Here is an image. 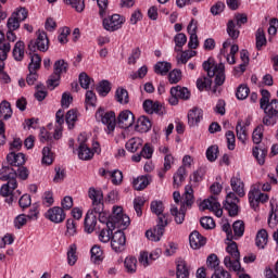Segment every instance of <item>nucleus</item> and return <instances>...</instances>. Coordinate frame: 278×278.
Masks as SVG:
<instances>
[{
  "label": "nucleus",
  "mask_w": 278,
  "mask_h": 278,
  "mask_svg": "<svg viewBox=\"0 0 278 278\" xmlns=\"http://www.w3.org/2000/svg\"><path fill=\"white\" fill-rule=\"evenodd\" d=\"M230 186L233 192H229L226 195L224 210L228 211L229 216H238V203H240V199L236 194L240 198L247 194L244 191V181L240 178V174H237V176L230 179Z\"/></svg>",
  "instance_id": "f257e3e1"
},
{
  "label": "nucleus",
  "mask_w": 278,
  "mask_h": 278,
  "mask_svg": "<svg viewBox=\"0 0 278 278\" xmlns=\"http://www.w3.org/2000/svg\"><path fill=\"white\" fill-rule=\"evenodd\" d=\"M105 205L102 206V211L93 212V214L99 215V222L103 225H106L110 229H116V227H129V216L123 213V207L114 206L113 214L110 216V213L106 212Z\"/></svg>",
  "instance_id": "f03ea898"
},
{
  "label": "nucleus",
  "mask_w": 278,
  "mask_h": 278,
  "mask_svg": "<svg viewBox=\"0 0 278 278\" xmlns=\"http://www.w3.org/2000/svg\"><path fill=\"white\" fill-rule=\"evenodd\" d=\"M262 98L260 100V108L264 111L263 125L273 127L277 125L278 118V100L270 101V91L266 89L261 90Z\"/></svg>",
  "instance_id": "7ed1b4c3"
},
{
  "label": "nucleus",
  "mask_w": 278,
  "mask_h": 278,
  "mask_svg": "<svg viewBox=\"0 0 278 278\" xmlns=\"http://www.w3.org/2000/svg\"><path fill=\"white\" fill-rule=\"evenodd\" d=\"M0 179L2 181H8L7 184L2 185L0 189L1 197H5L7 203H14L16 199L14 197V190L18 187V182H16V170L10 166H3L0 169Z\"/></svg>",
  "instance_id": "20e7f679"
},
{
  "label": "nucleus",
  "mask_w": 278,
  "mask_h": 278,
  "mask_svg": "<svg viewBox=\"0 0 278 278\" xmlns=\"http://www.w3.org/2000/svg\"><path fill=\"white\" fill-rule=\"evenodd\" d=\"M228 241L229 243L226 248V253H228V255L224 258V266H226L228 270H233V273L240 275L241 273H244V268L240 265V251H238V243L231 240Z\"/></svg>",
  "instance_id": "39448f33"
},
{
  "label": "nucleus",
  "mask_w": 278,
  "mask_h": 278,
  "mask_svg": "<svg viewBox=\"0 0 278 278\" xmlns=\"http://www.w3.org/2000/svg\"><path fill=\"white\" fill-rule=\"evenodd\" d=\"M203 70L206 71L208 77H215V84L223 86L225 84V64H214L211 59L204 61Z\"/></svg>",
  "instance_id": "423d86ee"
},
{
  "label": "nucleus",
  "mask_w": 278,
  "mask_h": 278,
  "mask_svg": "<svg viewBox=\"0 0 278 278\" xmlns=\"http://www.w3.org/2000/svg\"><path fill=\"white\" fill-rule=\"evenodd\" d=\"M96 121L106 126V134H112L116 129V113L114 111L105 112V109L99 108L96 112Z\"/></svg>",
  "instance_id": "0eeeda50"
},
{
  "label": "nucleus",
  "mask_w": 278,
  "mask_h": 278,
  "mask_svg": "<svg viewBox=\"0 0 278 278\" xmlns=\"http://www.w3.org/2000/svg\"><path fill=\"white\" fill-rule=\"evenodd\" d=\"M53 68L54 73L48 79V88H50V90H55V88L60 86L62 75L68 72V63L62 59L58 60L54 62Z\"/></svg>",
  "instance_id": "6e6552de"
},
{
  "label": "nucleus",
  "mask_w": 278,
  "mask_h": 278,
  "mask_svg": "<svg viewBox=\"0 0 278 278\" xmlns=\"http://www.w3.org/2000/svg\"><path fill=\"white\" fill-rule=\"evenodd\" d=\"M168 225V217L166 216H160L157 225L146 232V237L148 240H151L152 242H160L162 240V236H164V231L166 229V226Z\"/></svg>",
  "instance_id": "1a4fd4ad"
},
{
  "label": "nucleus",
  "mask_w": 278,
  "mask_h": 278,
  "mask_svg": "<svg viewBox=\"0 0 278 278\" xmlns=\"http://www.w3.org/2000/svg\"><path fill=\"white\" fill-rule=\"evenodd\" d=\"M28 49L33 53H36V49L38 51H41L42 53H46V51H49V37L47 36V33L39 30L37 33L36 41L31 40L28 43Z\"/></svg>",
  "instance_id": "9d476101"
},
{
  "label": "nucleus",
  "mask_w": 278,
  "mask_h": 278,
  "mask_svg": "<svg viewBox=\"0 0 278 278\" xmlns=\"http://www.w3.org/2000/svg\"><path fill=\"white\" fill-rule=\"evenodd\" d=\"M249 203L252 210H257L260 203H266L269 199L267 193H262L257 187H252L248 193Z\"/></svg>",
  "instance_id": "9b49d317"
},
{
  "label": "nucleus",
  "mask_w": 278,
  "mask_h": 278,
  "mask_svg": "<svg viewBox=\"0 0 278 278\" xmlns=\"http://www.w3.org/2000/svg\"><path fill=\"white\" fill-rule=\"evenodd\" d=\"M88 197L92 201L91 210L92 212L103 211V191L101 189H96L94 187L89 188Z\"/></svg>",
  "instance_id": "f8f14e48"
},
{
  "label": "nucleus",
  "mask_w": 278,
  "mask_h": 278,
  "mask_svg": "<svg viewBox=\"0 0 278 278\" xmlns=\"http://www.w3.org/2000/svg\"><path fill=\"white\" fill-rule=\"evenodd\" d=\"M200 210H211V212H214L217 218H220L223 216V208L220 207V202L218 201V198H216V195H211L208 199L204 200L200 204Z\"/></svg>",
  "instance_id": "ddd939ff"
},
{
  "label": "nucleus",
  "mask_w": 278,
  "mask_h": 278,
  "mask_svg": "<svg viewBox=\"0 0 278 278\" xmlns=\"http://www.w3.org/2000/svg\"><path fill=\"white\" fill-rule=\"evenodd\" d=\"M127 244V237L123 230H117L112 235L111 248L115 253H123Z\"/></svg>",
  "instance_id": "4468645a"
},
{
  "label": "nucleus",
  "mask_w": 278,
  "mask_h": 278,
  "mask_svg": "<svg viewBox=\"0 0 278 278\" xmlns=\"http://www.w3.org/2000/svg\"><path fill=\"white\" fill-rule=\"evenodd\" d=\"M123 23H125V20L118 14H113L102 21L103 28L106 31H117L123 27Z\"/></svg>",
  "instance_id": "2eb2a0df"
},
{
  "label": "nucleus",
  "mask_w": 278,
  "mask_h": 278,
  "mask_svg": "<svg viewBox=\"0 0 278 278\" xmlns=\"http://www.w3.org/2000/svg\"><path fill=\"white\" fill-rule=\"evenodd\" d=\"M45 216L48 220L55 224L64 223L66 219V213H64V210L60 206L49 208Z\"/></svg>",
  "instance_id": "dca6fc26"
},
{
  "label": "nucleus",
  "mask_w": 278,
  "mask_h": 278,
  "mask_svg": "<svg viewBox=\"0 0 278 278\" xmlns=\"http://www.w3.org/2000/svg\"><path fill=\"white\" fill-rule=\"evenodd\" d=\"M135 121L134 113L129 110L122 111L117 117L118 126L122 129H129V127H132Z\"/></svg>",
  "instance_id": "f3484780"
},
{
  "label": "nucleus",
  "mask_w": 278,
  "mask_h": 278,
  "mask_svg": "<svg viewBox=\"0 0 278 278\" xmlns=\"http://www.w3.org/2000/svg\"><path fill=\"white\" fill-rule=\"evenodd\" d=\"M169 212L177 225H184V220H186V206L184 204L180 206L172 204Z\"/></svg>",
  "instance_id": "a211bd4d"
},
{
  "label": "nucleus",
  "mask_w": 278,
  "mask_h": 278,
  "mask_svg": "<svg viewBox=\"0 0 278 278\" xmlns=\"http://www.w3.org/2000/svg\"><path fill=\"white\" fill-rule=\"evenodd\" d=\"M176 277L190 278V266L184 258H177L176 261Z\"/></svg>",
  "instance_id": "6ab92c4d"
},
{
  "label": "nucleus",
  "mask_w": 278,
  "mask_h": 278,
  "mask_svg": "<svg viewBox=\"0 0 278 278\" xmlns=\"http://www.w3.org/2000/svg\"><path fill=\"white\" fill-rule=\"evenodd\" d=\"M203 121V110L193 108L188 112V125L190 127H197L198 124Z\"/></svg>",
  "instance_id": "aec40b11"
},
{
  "label": "nucleus",
  "mask_w": 278,
  "mask_h": 278,
  "mask_svg": "<svg viewBox=\"0 0 278 278\" xmlns=\"http://www.w3.org/2000/svg\"><path fill=\"white\" fill-rule=\"evenodd\" d=\"M207 240L203 237L199 231L194 230L189 236V243L191 249H201V247H205Z\"/></svg>",
  "instance_id": "412c9836"
},
{
  "label": "nucleus",
  "mask_w": 278,
  "mask_h": 278,
  "mask_svg": "<svg viewBox=\"0 0 278 278\" xmlns=\"http://www.w3.org/2000/svg\"><path fill=\"white\" fill-rule=\"evenodd\" d=\"M97 227V215L94 211L90 208L85 216V231L86 233H92Z\"/></svg>",
  "instance_id": "4be33fe9"
},
{
  "label": "nucleus",
  "mask_w": 278,
  "mask_h": 278,
  "mask_svg": "<svg viewBox=\"0 0 278 278\" xmlns=\"http://www.w3.org/2000/svg\"><path fill=\"white\" fill-rule=\"evenodd\" d=\"M252 155L255 157L260 166H264V164H266V155H268V149L262 146H256L252 149Z\"/></svg>",
  "instance_id": "5701e85b"
},
{
  "label": "nucleus",
  "mask_w": 278,
  "mask_h": 278,
  "mask_svg": "<svg viewBox=\"0 0 278 278\" xmlns=\"http://www.w3.org/2000/svg\"><path fill=\"white\" fill-rule=\"evenodd\" d=\"M7 162L8 164H10V166H23V164H25L26 160H25V155L23 153H16L15 151H11L8 155H7Z\"/></svg>",
  "instance_id": "b1692460"
},
{
  "label": "nucleus",
  "mask_w": 278,
  "mask_h": 278,
  "mask_svg": "<svg viewBox=\"0 0 278 278\" xmlns=\"http://www.w3.org/2000/svg\"><path fill=\"white\" fill-rule=\"evenodd\" d=\"M151 119L147 116H140L137 119L135 131H138L139 134H147V131L151 130Z\"/></svg>",
  "instance_id": "393cba45"
},
{
  "label": "nucleus",
  "mask_w": 278,
  "mask_h": 278,
  "mask_svg": "<svg viewBox=\"0 0 278 278\" xmlns=\"http://www.w3.org/2000/svg\"><path fill=\"white\" fill-rule=\"evenodd\" d=\"M194 203V190L192 189V186L187 185L185 187V193L182 197V201L180 202V205H184V207H192Z\"/></svg>",
  "instance_id": "a878e982"
},
{
  "label": "nucleus",
  "mask_w": 278,
  "mask_h": 278,
  "mask_svg": "<svg viewBox=\"0 0 278 278\" xmlns=\"http://www.w3.org/2000/svg\"><path fill=\"white\" fill-rule=\"evenodd\" d=\"M143 110L147 114H163V108L160 102H153L152 100H146L143 102Z\"/></svg>",
  "instance_id": "bb28decb"
},
{
  "label": "nucleus",
  "mask_w": 278,
  "mask_h": 278,
  "mask_svg": "<svg viewBox=\"0 0 278 278\" xmlns=\"http://www.w3.org/2000/svg\"><path fill=\"white\" fill-rule=\"evenodd\" d=\"M247 127H249V124H245L242 121H238L237 126H236L237 138L243 144L247 142V138L249 137Z\"/></svg>",
  "instance_id": "cd10ccee"
},
{
  "label": "nucleus",
  "mask_w": 278,
  "mask_h": 278,
  "mask_svg": "<svg viewBox=\"0 0 278 278\" xmlns=\"http://www.w3.org/2000/svg\"><path fill=\"white\" fill-rule=\"evenodd\" d=\"M170 94L181 99L182 101H188V99H190V90L181 86L172 87Z\"/></svg>",
  "instance_id": "c85d7f7f"
},
{
  "label": "nucleus",
  "mask_w": 278,
  "mask_h": 278,
  "mask_svg": "<svg viewBox=\"0 0 278 278\" xmlns=\"http://www.w3.org/2000/svg\"><path fill=\"white\" fill-rule=\"evenodd\" d=\"M78 157L79 160L88 162V160H92V157H94V152H92L86 143H80L78 148Z\"/></svg>",
  "instance_id": "c756f323"
},
{
  "label": "nucleus",
  "mask_w": 278,
  "mask_h": 278,
  "mask_svg": "<svg viewBox=\"0 0 278 278\" xmlns=\"http://www.w3.org/2000/svg\"><path fill=\"white\" fill-rule=\"evenodd\" d=\"M13 58L16 62H23L25 58V42L17 41L13 48Z\"/></svg>",
  "instance_id": "7c9ffc66"
},
{
  "label": "nucleus",
  "mask_w": 278,
  "mask_h": 278,
  "mask_svg": "<svg viewBox=\"0 0 278 278\" xmlns=\"http://www.w3.org/2000/svg\"><path fill=\"white\" fill-rule=\"evenodd\" d=\"M170 68H173V65L166 61H159L156 62V64L154 65V73H156V75H168V72L170 71Z\"/></svg>",
  "instance_id": "2f4dec72"
},
{
  "label": "nucleus",
  "mask_w": 278,
  "mask_h": 278,
  "mask_svg": "<svg viewBox=\"0 0 278 278\" xmlns=\"http://www.w3.org/2000/svg\"><path fill=\"white\" fill-rule=\"evenodd\" d=\"M151 184V176H139L132 181L135 190H144Z\"/></svg>",
  "instance_id": "473e14b6"
},
{
  "label": "nucleus",
  "mask_w": 278,
  "mask_h": 278,
  "mask_svg": "<svg viewBox=\"0 0 278 278\" xmlns=\"http://www.w3.org/2000/svg\"><path fill=\"white\" fill-rule=\"evenodd\" d=\"M142 142L140 137H132L126 142L125 147L129 153H136V151L142 147Z\"/></svg>",
  "instance_id": "72a5a7b5"
},
{
  "label": "nucleus",
  "mask_w": 278,
  "mask_h": 278,
  "mask_svg": "<svg viewBox=\"0 0 278 278\" xmlns=\"http://www.w3.org/2000/svg\"><path fill=\"white\" fill-rule=\"evenodd\" d=\"M124 266L127 273L134 275L138 270V260L135 256H128L124 261Z\"/></svg>",
  "instance_id": "f704fd0d"
},
{
  "label": "nucleus",
  "mask_w": 278,
  "mask_h": 278,
  "mask_svg": "<svg viewBox=\"0 0 278 278\" xmlns=\"http://www.w3.org/2000/svg\"><path fill=\"white\" fill-rule=\"evenodd\" d=\"M268 244V232L266 229H261L256 235V247L258 249H265Z\"/></svg>",
  "instance_id": "c9c22d12"
},
{
  "label": "nucleus",
  "mask_w": 278,
  "mask_h": 278,
  "mask_svg": "<svg viewBox=\"0 0 278 278\" xmlns=\"http://www.w3.org/2000/svg\"><path fill=\"white\" fill-rule=\"evenodd\" d=\"M30 55V63L28 64V71L29 73H34V71H38L40 70V66L42 64V59L40 58V55L34 53H29Z\"/></svg>",
  "instance_id": "e433bc0d"
},
{
  "label": "nucleus",
  "mask_w": 278,
  "mask_h": 278,
  "mask_svg": "<svg viewBox=\"0 0 278 278\" xmlns=\"http://www.w3.org/2000/svg\"><path fill=\"white\" fill-rule=\"evenodd\" d=\"M0 118H3L4 121L12 118V106L10 105V102L2 101L0 103Z\"/></svg>",
  "instance_id": "4c0bfd02"
},
{
  "label": "nucleus",
  "mask_w": 278,
  "mask_h": 278,
  "mask_svg": "<svg viewBox=\"0 0 278 278\" xmlns=\"http://www.w3.org/2000/svg\"><path fill=\"white\" fill-rule=\"evenodd\" d=\"M115 99L122 105H127L129 103V92L127 89L118 88L115 92Z\"/></svg>",
  "instance_id": "58836bf2"
},
{
  "label": "nucleus",
  "mask_w": 278,
  "mask_h": 278,
  "mask_svg": "<svg viewBox=\"0 0 278 278\" xmlns=\"http://www.w3.org/2000/svg\"><path fill=\"white\" fill-rule=\"evenodd\" d=\"M206 266L208 270H218L220 268V261L216 254H210L206 258Z\"/></svg>",
  "instance_id": "ea45409f"
},
{
  "label": "nucleus",
  "mask_w": 278,
  "mask_h": 278,
  "mask_svg": "<svg viewBox=\"0 0 278 278\" xmlns=\"http://www.w3.org/2000/svg\"><path fill=\"white\" fill-rule=\"evenodd\" d=\"M226 31L232 40H238L240 37V30L236 28V22L233 20L228 21Z\"/></svg>",
  "instance_id": "a19ab883"
},
{
  "label": "nucleus",
  "mask_w": 278,
  "mask_h": 278,
  "mask_svg": "<svg viewBox=\"0 0 278 278\" xmlns=\"http://www.w3.org/2000/svg\"><path fill=\"white\" fill-rule=\"evenodd\" d=\"M174 186H181L184 181L186 180V167L180 166L177 172L174 174Z\"/></svg>",
  "instance_id": "79ce46f5"
},
{
  "label": "nucleus",
  "mask_w": 278,
  "mask_h": 278,
  "mask_svg": "<svg viewBox=\"0 0 278 278\" xmlns=\"http://www.w3.org/2000/svg\"><path fill=\"white\" fill-rule=\"evenodd\" d=\"M150 210L152 214H155L156 216H159V220H160V216H166V215H163L164 203L162 201H152L150 204Z\"/></svg>",
  "instance_id": "37998d69"
},
{
  "label": "nucleus",
  "mask_w": 278,
  "mask_h": 278,
  "mask_svg": "<svg viewBox=\"0 0 278 278\" xmlns=\"http://www.w3.org/2000/svg\"><path fill=\"white\" fill-rule=\"evenodd\" d=\"M67 264L75 266L77 264V245L71 244L67 250Z\"/></svg>",
  "instance_id": "c03bdc74"
},
{
  "label": "nucleus",
  "mask_w": 278,
  "mask_h": 278,
  "mask_svg": "<svg viewBox=\"0 0 278 278\" xmlns=\"http://www.w3.org/2000/svg\"><path fill=\"white\" fill-rule=\"evenodd\" d=\"M174 42L176 45L175 51H181V49H184V45L188 42V37L184 33H178L174 37Z\"/></svg>",
  "instance_id": "a18cd8bd"
},
{
  "label": "nucleus",
  "mask_w": 278,
  "mask_h": 278,
  "mask_svg": "<svg viewBox=\"0 0 278 278\" xmlns=\"http://www.w3.org/2000/svg\"><path fill=\"white\" fill-rule=\"evenodd\" d=\"M66 5H71L76 12H83L86 10L85 0H63Z\"/></svg>",
  "instance_id": "49530a36"
},
{
  "label": "nucleus",
  "mask_w": 278,
  "mask_h": 278,
  "mask_svg": "<svg viewBox=\"0 0 278 278\" xmlns=\"http://www.w3.org/2000/svg\"><path fill=\"white\" fill-rule=\"evenodd\" d=\"M232 229L235 233V240L242 238L244 236V222L236 220L232 225Z\"/></svg>",
  "instance_id": "de8ad7c7"
},
{
  "label": "nucleus",
  "mask_w": 278,
  "mask_h": 278,
  "mask_svg": "<svg viewBox=\"0 0 278 278\" xmlns=\"http://www.w3.org/2000/svg\"><path fill=\"white\" fill-rule=\"evenodd\" d=\"M110 90H112V85H110V81L108 80H102L97 87V91L100 97H108V94H110Z\"/></svg>",
  "instance_id": "09e8293b"
},
{
  "label": "nucleus",
  "mask_w": 278,
  "mask_h": 278,
  "mask_svg": "<svg viewBox=\"0 0 278 278\" xmlns=\"http://www.w3.org/2000/svg\"><path fill=\"white\" fill-rule=\"evenodd\" d=\"M115 228H103L100 233H99V240L100 242H103L104 244H106V242H110V240H112V231H114Z\"/></svg>",
  "instance_id": "8fccbe9b"
},
{
  "label": "nucleus",
  "mask_w": 278,
  "mask_h": 278,
  "mask_svg": "<svg viewBox=\"0 0 278 278\" xmlns=\"http://www.w3.org/2000/svg\"><path fill=\"white\" fill-rule=\"evenodd\" d=\"M79 84H80L81 88H84L85 90H88V88H90V86H94V80L92 78H90V76H88V74L80 73Z\"/></svg>",
  "instance_id": "3c124183"
},
{
  "label": "nucleus",
  "mask_w": 278,
  "mask_h": 278,
  "mask_svg": "<svg viewBox=\"0 0 278 278\" xmlns=\"http://www.w3.org/2000/svg\"><path fill=\"white\" fill-rule=\"evenodd\" d=\"M41 163L46 166H51L53 164V154L51 153V148L45 147L42 149V160Z\"/></svg>",
  "instance_id": "603ef678"
},
{
  "label": "nucleus",
  "mask_w": 278,
  "mask_h": 278,
  "mask_svg": "<svg viewBox=\"0 0 278 278\" xmlns=\"http://www.w3.org/2000/svg\"><path fill=\"white\" fill-rule=\"evenodd\" d=\"M264 138V126L263 125H258L252 134V140L254 142V144H260L262 142Z\"/></svg>",
  "instance_id": "864d4df0"
},
{
  "label": "nucleus",
  "mask_w": 278,
  "mask_h": 278,
  "mask_svg": "<svg viewBox=\"0 0 278 278\" xmlns=\"http://www.w3.org/2000/svg\"><path fill=\"white\" fill-rule=\"evenodd\" d=\"M197 55V51L187 50L184 51L180 56L177 59L178 64H188V61Z\"/></svg>",
  "instance_id": "5fc2aeb1"
},
{
  "label": "nucleus",
  "mask_w": 278,
  "mask_h": 278,
  "mask_svg": "<svg viewBox=\"0 0 278 278\" xmlns=\"http://www.w3.org/2000/svg\"><path fill=\"white\" fill-rule=\"evenodd\" d=\"M65 122L67 123L68 129H73V127H75V123H77V111H68L65 115Z\"/></svg>",
  "instance_id": "6e6d98bb"
},
{
  "label": "nucleus",
  "mask_w": 278,
  "mask_h": 278,
  "mask_svg": "<svg viewBox=\"0 0 278 278\" xmlns=\"http://www.w3.org/2000/svg\"><path fill=\"white\" fill-rule=\"evenodd\" d=\"M266 45V35L264 34V29L258 28L256 30V49L260 51Z\"/></svg>",
  "instance_id": "4d7b16f0"
},
{
  "label": "nucleus",
  "mask_w": 278,
  "mask_h": 278,
  "mask_svg": "<svg viewBox=\"0 0 278 278\" xmlns=\"http://www.w3.org/2000/svg\"><path fill=\"white\" fill-rule=\"evenodd\" d=\"M140 55H142V51H140V48L132 49L130 55L128 56L127 64H129V66L136 65V62L140 60Z\"/></svg>",
  "instance_id": "13d9d810"
},
{
  "label": "nucleus",
  "mask_w": 278,
  "mask_h": 278,
  "mask_svg": "<svg viewBox=\"0 0 278 278\" xmlns=\"http://www.w3.org/2000/svg\"><path fill=\"white\" fill-rule=\"evenodd\" d=\"M11 49L12 46L8 42V40L4 39V41H0V59L8 60V53H10Z\"/></svg>",
  "instance_id": "bf43d9fd"
},
{
  "label": "nucleus",
  "mask_w": 278,
  "mask_h": 278,
  "mask_svg": "<svg viewBox=\"0 0 278 278\" xmlns=\"http://www.w3.org/2000/svg\"><path fill=\"white\" fill-rule=\"evenodd\" d=\"M206 159L208 162H216V160H218V146H211L207 148Z\"/></svg>",
  "instance_id": "052dcab7"
},
{
  "label": "nucleus",
  "mask_w": 278,
  "mask_h": 278,
  "mask_svg": "<svg viewBox=\"0 0 278 278\" xmlns=\"http://www.w3.org/2000/svg\"><path fill=\"white\" fill-rule=\"evenodd\" d=\"M111 181L114 186H118L123 182V172L115 169L109 174Z\"/></svg>",
  "instance_id": "680f3d73"
},
{
  "label": "nucleus",
  "mask_w": 278,
  "mask_h": 278,
  "mask_svg": "<svg viewBox=\"0 0 278 278\" xmlns=\"http://www.w3.org/2000/svg\"><path fill=\"white\" fill-rule=\"evenodd\" d=\"M142 207H144V198L137 197L134 199V210L137 216H142Z\"/></svg>",
  "instance_id": "e2e57ef3"
},
{
  "label": "nucleus",
  "mask_w": 278,
  "mask_h": 278,
  "mask_svg": "<svg viewBox=\"0 0 278 278\" xmlns=\"http://www.w3.org/2000/svg\"><path fill=\"white\" fill-rule=\"evenodd\" d=\"M77 235V223L75 219L66 220V236H76Z\"/></svg>",
  "instance_id": "0e129e2a"
},
{
  "label": "nucleus",
  "mask_w": 278,
  "mask_h": 278,
  "mask_svg": "<svg viewBox=\"0 0 278 278\" xmlns=\"http://www.w3.org/2000/svg\"><path fill=\"white\" fill-rule=\"evenodd\" d=\"M169 84H179L181 81V70H173L168 74Z\"/></svg>",
  "instance_id": "69168bd1"
},
{
  "label": "nucleus",
  "mask_w": 278,
  "mask_h": 278,
  "mask_svg": "<svg viewBox=\"0 0 278 278\" xmlns=\"http://www.w3.org/2000/svg\"><path fill=\"white\" fill-rule=\"evenodd\" d=\"M200 225L203 229H214V227H216V223L212 217H202L200 219Z\"/></svg>",
  "instance_id": "338daca9"
},
{
  "label": "nucleus",
  "mask_w": 278,
  "mask_h": 278,
  "mask_svg": "<svg viewBox=\"0 0 278 278\" xmlns=\"http://www.w3.org/2000/svg\"><path fill=\"white\" fill-rule=\"evenodd\" d=\"M211 278H231V274L227 271L225 268L219 267L213 273Z\"/></svg>",
  "instance_id": "774afa93"
}]
</instances>
